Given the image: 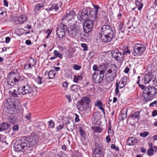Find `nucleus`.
I'll return each mask as SVG.
<instances>
[{
	"instance_id": "f257e3e1",
	"label": "nucleus",
	"mask_w": 157,
	"mask_h": 157,
	"mask_svg": "<svg viewBox=\"0 0 157 157\" xmlns=\"http://www.w3.org/2000/svg\"><path fill=\"white\" fill-rule=\"evenodd\" d=\"M38 140L36 135H32L29 137H23L17 140L14 144V150L20 151H24L34 146Z\"/></svg>"
},
{
	"instance_id": "f03ea898",
	"label": "nucleus",
	"mask_w": 157,
	"mask_h": 157,
	"mask_svg": "<svg viewBox=\"0 0 157 157\" xmlns=\"http://www.w3.org/2000/svg\"><path fill=\"white\" fill-rule=\"evenodd\" d=\"M91 100L88 97H83L78 101L77 105V108L80 110L85 112L88 113L90 111V103Z\"/></svg>"
},
{
	"instance_id": "7ed1b4c3",
	"label": "nucleus",
	"mask_w": 157,
	"mask_h": 157,
	"mask_svg": "<svg viewBox=\"0 0 157 157\" xmlns=\"http://www.w3.org/2000/svg\"><path fill=\"white\" fill-rule=\"evenodd\" d=\"M5 109L10 114H16L19 112L18 106L13 99H8L4 104Z\"/></svg>"
},
{
	"instance_id": "20e7f679",
	"label": "nucleus",
	"mask_w": 157,
	"mask_h": 157,
	"mask_svg": "<svg viewBox=\"0 0 157 157\" xmlns=\"http://www.w3.org/2000/svg\"><path fill=\"white\" fill-rule=\"evenodd\" d=\"M157 93V89L154 86L147 87L143 94V98L145 101H148L153 98Z\"/></svg>"
},
{
	"instance_id": "39448f33",
	"label": "nucleus",
	"mask_w": 157,
	"mask_h": 157,
	"mask_svg": "<svg viewBox=\"0 0 157 157\" xmlns=\"http://www.w3.org/2000/svg\"><path fill=\"white\" fill-rule=\"evenodd\" d=\"M132 49V55L134 56L140 57L144 55L146 46L144 44L136 43L134 44Z\"/></svg>"
},
{
	"instance_id": "423d86ee",
	"label": "nucleus",
	"mask_w": 157,
	"mask_h": 157,
	"mask_svg": "<svg viewBox=\"0 0 157 157\" xmlns=\"http://www.w3.org/2000/svg\"><path fill=\"white\" fill-rule=\"evenodd\" d=\"M117 69L116 66L113 64H112L110 68L106 71L105 79L108 83H110L113 80L116 75Z\"/></svg>"
},
{
	"instance_id": "0eeeda50",
	"label": "nucleus",
	"mask_w": 157,
	"mask_h": 157,
	"mask_svg": "<svg viewBox=\"0 0 157 157\" xmlns=\"http://www.w3.org/2000/svg\"><path fill=\"white\" fill-rule=\"evenodd\" d=\"M67 29V26L63 24L58 26L56 31V34L58 37L62 38L65 36V31Z\"/></svg>"
},
{
	"instance_id": "6e6552de",
	"label": "nucleus",
	"mask_w": 157,
	"mask_h": 157,
	"mask_svg": "<svg viewBox=\"0 0 157 157\" xmlns=\"http://www.w3.org/2000/svg\"><path fill=\"white\" fill-rule=\"evenodd\" d=\"M111 54L113 58L115 60L119 62L122 61L123 59V54L121 52L117 49L113 50L111 52Z\"/></svg>"
},
{
	"instance_id": "1a4fd4ad",
	"label": "nucleus",
	"mask_w": 157,
	"mask_h": 157,
	"mask_svg": "<svg viewBox=\"0 0 157 157\" xmlns=\"http://www.w3.org/2000/svg\"><path fill=\"white\" fill-rule=\"evenodd\" d=\"M19 88V94L25 95L30 93L32 90V88L29 84H27L23 86L22 87H18Z\"/></svg>"
},
{
	"instance_id": "9d476101",
	"label": "nucleus",
	"mask_w": 157,
	"mask_h": 157,
	"mask_svg": "<svg viewBox=\"0 0 157 157\" xmlns=\"http://www.w3.org/2000/svg\"><path fill=\"white\" fill-rule=\"evenodd\" d=\"M68 33L73 36H78L81 34L80 28L77 26L72 25L68 30Z\"/></svg>"
},
{
	"instance_id": "9b49d317",
	"label": "nucleus",
	"mask_w": 157,
	"mask_h": 157,
	"mask_svg": "<svg viewBox=\"0 0 157 157\" xmlns=\"http://www.w3.org/2000/svg\"><path fill=\"white\" fill-rule=\"evenodd\" d=\"M115 32L110 33L109 34H106L101 35V38L103 41L105 43H108L112 40L114 38Z\"/></svg>"
},
{
	"instance_id": "f8f14e48",
	"label": "nucleus",
	"mask_w": 157,
	"mask_h": 157,
	"mask_svg": "<svg viewBox=\"0 0 157 157\" xmlns=\"http://www.w3.org/2000/svg\"><path fill=\"white\" fill-rule=\"evenodd\" d=\"M84 22L83 29L84 32L86 33L90 32L93 26V23L92 21L88 19Z\"/></svg>"
},
{
	"instance_id": "ddd939ff",
	"label": "nucleus",
	"mask_w": 157,
	"mask_h": 157,
	"mask_svg": "<svg viewBox=\"0 0 157 157\" xmlns=\"http://www.w3.org/2000/svg\"><path fill=\"white\" fill-rule=\"evenodd\" d=\"M88 17L87 11L86 9H84L82 12H79L77 16L78 20L82 22H84L88 20Z\"/></svg>"
},
{
	"instance_id": "4468645a",
	"label": "nucleus",
	"mask_w": 157,
	"mask_h": 157,
	"mask_svg": "<svg viewBox=\"0 0 157 157\" xmlns=\"http://www.w3.org/2000/svg\"><path fill=\"white\" fill-rule=\"evenodd\" d=\"M114 32H115V31L112 29L110 26L108 25H104L100 29V34L101 35L106 34H109V33Z\"/></svg>"
},
{
	"instance_id": "2eb2a0df",
	"label": "nucleus",
	"mask_w": 157,
	"mask_h": 157,
	"mask_svg": "<svg viewBox=\"0 0 157 157\" xmlns=\"http://www.w3.org/2000/svg\"><path fill=\"white\" fill-rule=\"evenodd\" d=\"M104 74L94 72L93 75V78L96 83H101L103 82Z\"/></svg>"
},
{
	"instance_id": "dca6fc26",
	"label": "nucleus",
	"mask_w": 157,
	"mask_h": 157,
	"mask_svg": "<svg viewBox=\"0 0 157 157\" xmlns=\"http://www.w3.org/2000/svg\"><path fill=\"white\" fill-rule=\"evenodd\" d=\"M36 60L34 59L31 58L29 59L27 63L24 65V68L25 70L32 69L33 67L36 64Z\"/></svg>"
},
{
	"instance_id": "f3484780",
	"label": "nucleus",
	"mask_w": 157,
	"mask_h": 157,
	"mask_svg": "<svg viewBox=\"0 0 157 157\" xmlns=\"http://www.w3.org/2000/svg\"><path fill=\"white\" fill-rule=\"evenodd\" d=\"M75 16L76 14L74 11L67 10L66 15L63 17L62 20L65 19L68 21L73 18Z\"/></svg>"
},
{
	"instance_id": "a211bd4d",
	"label": "nucleus",
	"mask_w": 157,
	"mask_h": 157,
	"mask_svg": "<svg viewBox=\"0 0 157 157\" xmlns=\"http://www.w3.org/2000/svg\"><path fill=\"white\" fill-rule=\"evenodd\" d=\"M154 77L155 76L152 73H149L144 76L143 79V82L145 84L149 83L150 82H151V80H153Z\"/></svg>"
},
{
	"instance_id": "6ab92c4d",
	"label": "nucleus",
	"mask_w": 157,
	"mask_h": 157,
	"mask_svg": "<svg viewBox=\"0 0 157 157\" xmlns=\"http://www.w3.org/2000/svg\"><path fill=\"white\" fill-rule=\"evenodd\" d=\"M21 80L14 77H10L7 79L8 84L10 86H13L20 82Z\"/></svg>"
},
{
	"instance_id": "aec40b11",
	"label": "nucleus",
	"mask_w": 157,
	"mask_h": 157,
	"mask_svg": "<svg viewBox=\"0 0 157 157\" xmlns=\"http://www.w3.org/2000/svg\"><path fill=\"white\" fill-rule=\"evenodd\" d=\"M26 20L27 17L25 15H21L18 17H16L14 18L15 22L17 25L24 23Z\"/></svg>"
},
{
	"instance_id": "412c9836",
	"label": "nucleus",
	"mask_w": 157,
	"mask_h": 157,
	"mask_svg": "<svg viewBox=\"0 0 157 157\" xmlns=\"http://www.w3.org/2000/svg\"><path fill=\"white\" fill-rule=\"evenodd\" d=\"M95 20L101 19V21H104L106 19V13L103 10H100L98 14V17H95Z\"/></svg>"
},
{
	"instance_id": "4be33fe9",
	"label": "nucleus",
	"mask_w": 157,
	"mask_h": 157,
	"mask_svg": "<svg viewBox=\"0 0 157 157\" xmlns=\"http://www.w3.org/2000/svg\"><path fill=\"white\" fill-rule=\"evenodd\" d=\"M138 143V140L133 137H129L127 141V144L129 146L134 145Z\"/></svg>"
},
{
	"instance_id": "5701e85b",
	"label": "nucleus",
	"mask_w": 157,
	"mask_h": 157,
	"mask_svg": "<svg viewBox=\"0 0 157 157\" xmlns=\"http://www.w3.org/2000/svg\"><path fill=\"white\" fill-rule=\"evenodd\" d=\"M140 112H135L131 115L130 117L131 119L137 121L140 118Z\"/></svg>"
},
{
	"instance_id": "b1692460",
	"label": "nucleus",
	"mask_w": 157,
	"mask_h": 157,
	"mask_svg": "<svg viewBox=\"0 0 157 157\" xmlns=\"http://www.w3.org/2000/svg\"><path fill=\"white\" fill-rule=\"evenodd\" d=\"M62 5V3L59 2L57 4H53L50 7V9L52 10H54L56 12H57L59 7H61Z\"/></svg>"
},
{
	"instance_id": "393cba45",
	"label": "nucleus",
	"mask_w": 157,
	"mask_h": 157,
	"mask_svg": "<svg viewBox=\"0 0 157 157\" xmlns=\"http://www.w3.org/2000/svg\"><path fill=\"white\" fill-rule=\"evenodd\" d=\"M10 124L7 123H2L0 126V132L7 130L10 128Z\"/></svg>"
},
{
	"instance_id": "a878e982",
	"label": "nucleus",
	"mask_w": 157,
	"mask_h": 157,
	"mask_svg": "<svg viewBox=\"0 0 157 157\" xmlns=\"http://www.w3.org/2000/svg\"><path fill=\"white\" fill-rule=\"evenodd\" d=\"M128 111V109L126 108L123 109L121 112V115L119 117L120 119L123 120L126 118L127 117V114Z\"/></svg>"
},
{
	"instance_id": "bb28decb",
	"label": "nucleus",
	"mask_w": 157,
	"mask_h": 157,
	"mask_svg": "<svg viewBox=\"0 0 157 157\" xmlns=\"http://www.w3.org/2000/svg\"><path fill=\"white\" fill-rule=\"evenodd\" d=\"M19 88L18 87L17 89H14L13 91H10V95L15 98L17 97V94H19Z\"/></svg>"
},
{
	"instance_id": "cd10ccee",
	"label": "nucleus",
	"mask_w": 157,
	"mask_h": 157,
	"mask_svg": "<svg viewBox=\"0 0 157 157\" xmlns=\"http://www.w3.org/2000/svg\"><path fill=\"white\" fill-rule=\"evenodd\" d=\"M135 4L136 6H138V10H140L143 6L142 0H136Z\"/></svg>"
},
{
	"instance_id": "c85d7f7f",
	"label": "nucleus",
	"mask_w": 157,
	"mask_h": 157,
	"mask_svg": "<svg viewBox=\"0 0 157 157\" xmlns=\"http://www.w3.org/2000/svg\"><path fill=\"white\" fill-rule=\"evenodd\" d=\"M44 7L43 3H38L35 5L34 9V11L35 12H37Z\"/></svg>"
},
{
	"instance_id": "c756f323",
	"label": "nucleus",
	"mask_w": 157,
	"mask_h": 157,
	"mask_svg": "<svg viewBox=\"0 0 157 157\" xmlns=\"http://www.w3.org/2000/svg\"><path fill=\"white\" fill-rule=\"evenodd\" d=\"M82 76L81 75H74L73 77V81L75 83H78V82L82 80Z\"/></svg>"
},
{
	"instance_id": "7c9ffc66",
	"label": "nucleus",
	"mask_w": 157,
	"mask_h": 157,
	"mask_svg": "<svg viewBox=\"0 0 157 157\" xmlns=\"http://www.w3.org/2000/svg\"><path fill=\"white\" fill-rule=\"evenodd\" d=\"M79 131L81 136L83 138H85L86 136V132L84 130L83 127H80L79 128Z\"/></svg>"
},
{
	"instance_id": "2f4dec72",
	"label": "nucleus",
	"mask_w": 157,
	"mask_h": 157,
	"mask_svg": "<svg viewBox=\"0 0 157 157\" xmlns=\"http://www.w3.org/2000/svg\"><path fill=\"white\" fill-rule=\"evenodd\" d=\"M56 73L54 70H51L48 72V76L49 79H52L55 78Z\"/></svg>"
},
{
	"instance_id": "473e14b6",
	"label": "nucleus",
	"mask_w": 157,
	"mask_h": 157,
	"mask_svg": "<svg viewBox=\"0 0 157 157\" xmlns=\"http://www.w3.org/2000/svg\"><path fill=\"white\" fill-rule=\"evenodd\" d=\"M91 130L94 133L95 132H101V130L99 127L94 126L92 127Z\"/></svg>"
},
{
	"instance_id": "72a5a7b5",
	"label": "nucleus",
	"mask_w": 157,
	"mask_h": 157,
	"mask_svg": "<svg viewBox=\"0 0 157 157\" xmlns=\"http://www.w3.org/2000/svg\"><path fill=\"white\" fill-rule=\"evenodd\" d=\"M93 6L94 9L95 17H98V14L99 12H98V11L100 8L97 5H93Z\"/></svg>"
},
{
	"instance_id": "f704fd0d",
	"label": "nucleus",
	"mask_w": 157,
	"mask_h": 157,
	"mask_svg": "<svg viewBox=\"0 0 157 157\" xmlns=\"http://www.w3.org/2000/svg\"><path fill=\"white\" fill-rule=\"evenodd\" d=\"M105 66L104 65H100L98 67V70L99 73L104 74L105 71Z\"/></svg>"
},
{
	"instance_id": "c9c22d12",
	"label": "nucleus",
	"mask_w": 157,
	"mask_h": 157,
	"mask_svg": "<svg viewBox=\"0 0 157 157\" xmlns=\"http://www.w3.org/2000/svg\"><path fill=\"white\" fill-rule=\"evenodd\" d=\"M119 82L125 86L128 82V78L126 76L123 77L121 78Z\"/></svg>"
},
{
	"instance_id": "e433bc0d",
	"label": "nucleus",
	"mask_w": 157,
	"mask_h": 157,
	"mask_svg": "<svg viewBox=\"0 0 157 157\" xmlns=\"http://www.w3.org/2000/svg\"><path fill=\"white\" fill-rule=\"evenodd\" d=\"M53 53L54 56L56 57V58L58 57L60 59H62L63 57V55L62 54L59 52L57 50H55L53 51Z\"/></svg>"
},
{
	"instance_id": "4c0bfd02",
	"label": "nucleus",
	"mask_w": 157,
	"mask_h": 157,
	"mask_svg": "<svg viewBox=\"0 0 157 157\" xmlns=\"http://www.w3.org/2000/svg\"><path fill=\"white\" fill-rule=\"evenodd\" d=\"M42 78L40 76H38L35 79V82L39 85L42 84L43 82Z\"/></svg>"
},
{
	"instance_id": "58836bf2",
	"label": "nucleus",
	"mask_w": 157,
	"mask_h": 157,
	"mask_svg": "<svg viewBox=\"0 0 157 157\" xmlns=\"http://www.w3.org/2000/svg\"><path fill=\"white\" fill-rule=\"evenodd\" d=\"M79 89V86L77 85H73L71 86V90L74 92H76Z\"/></svg>"
},
{
	"instance_id": "ea45409f",
	"label": "nucleus",
	"mask_w": 157,
	"mask_h": 157,
	"mask_svg": "<svg viewBox=\"0 0 157 157\" xmlns=\"http://www.w3.org/2000/svg\"><path fill=\"white\" fill-rule=\"evenodd\" d=\"M48 127L49 128H52L54 127L55 124L54 122L51 120L48 121Z\"/></svg>"
},
{
	"instance_id": "a19ab883",
	"label": "nucleus",
	"mask_w": 157,
	"mask_h": 157,
	"mask_svg": "<svg viewBox=\"0 0 157 157\" xmlns=\"http://www.w3.org/2000/svg\"><path fill=\"white\" fill-rule=\"evenodd\" d=\"M123 54V55L124 56L125 55L127 54H130V51L128 48L127 47L125 48L123 51V52H122Z\"/></svg>"
},
{
	"instance_id": "79ce46f5",
	"label": "nucleus",
	"mask_w": 157,
	"mask_h": 157,
	"mask_svg": "<svg viewBox=\"0 0 157 157\" xmlns=\"http://www.w3.org/2000/svg\"><path fill=\"white\" fill-rule=\"evenodd\" d=\"M64 127V124H61L57 126L56 128V132H59L60 130L62 129Z\"/></svg>"
},
{
	"instance_id": "37998d69",
	"label": "nucleus",
	"mask_w": 157,
	"mask_h": 157,
	"mask_svg": "<svg viewBox=\"0 0 157 157\" xmlns=\"http://www.w3.org/2000/svg\"><path fill=\"white\" fill-rule=\"evenodd\" d=\"M117 25L120 30H121L123 27V23L121 21H119L117 23Z\"/></svg>"
},
{
	"instance_id": "c03bdc74",
	"label": "nucleus",
	"mask_w": 157,
	"mask_h": 157,
	"mask_svg": "<svg viewBox=\"0 0 157 157\" xmlns=\"http://www.w3.org/2000/svg\"><path fill=\"white\" fill-rule=\"evenodd\" d=\"M151 84L157 86V76H155L151 82Z\"/></svg>"
},
{
	"instance_id": "a18cd8bd",
	"label": "nucleus",
	"mask_w": 157,
	"mask_h": 157,
	"mask_svg": "<svg viewBox=\"0 0 157 157\" xmlns=\"http://www.w3.org/2000/svg\"><path fill=\"white\" fill-rule=\"evenodd\" d=\"M149 134V132H148L144 131L143 132H141L140 134V136L145 137H146Z\"/></svg>"
},
{
	"instance_id": "49530a36",
	"label": "nucleus",
	"mask_w": 157,
	"mask_h": 157,
	"mask_svg": "<svg viewBox=\"0 0 157 157\" xmlns=\"http://www.w3.org/2000/svg\"><path fill=\"white\" fill-rule=\"evenodd\" d=\"M154 150L152 148H150L147 151V153L149 155H152L154 154Z\"/></svg>"
},
{
	"instance_id": "de8ad7c7",
	"label": "nucleus",
	"mask_w": 157,
	"mask_h": 157,
	"mask_svg": "<svg viewBox=\"0 0 157 157\" xmlns=\"http://www.w3.org/2000/svg\"><path fill=\"white\" fill-rule=\"evenodd\" d=\"M108 133L109 134V135L111 136H112L114 134V132L113 130L111 129L110 127H109L108 130Z\"/></svg>"
},
{
	"instance_id": "09e8293b",
	"label": "nucleus",
	"mask_w": 157,
	"mask_h": 157,
	"mask_svg": "<svg viewBox=\"0 0 157 157\" xmlns=\"http://www.w3.org/2000/svg\"><path fill=\"white\" fill-rule=\"evenodd\" d=\"M81 67L77 64H74L73 66V68L76 70H79L81 69Z\"/></svg>"
},
{
	"instance_id": "8fccbe9b",
	"label": "nucleus",
	"mask_w": 157,
	"mask_h": 157,
	"mask_svg": "<svg viewBox=\"0 0 157 157\" xmlns=\"http://www.w3.org/2000/svg\"><path fill=\"white\" fill-rule=\"evenodd\" d=\"M25 117L28 120L30 121L31 119V114L28 113L25 116Z\"/></svg>"
},
{
	"instance_id": "3c124183",
	"label": "nucleus",
	"mask_w": 157,
	"mask_h": 157,
	"mask_svg": "<svg viewBox=\"0 0 157 157\" xmlns=\"http://www.w3.org/2000/svg\"><path fill=\"white\" fill-rule=\"evenodd\" d=\"M93 153L95 154H101V151L100 149L98 148H95Z\"/></svg>"
},
{
	"instance_id": "603ef678",
	"label": "nucleus",
	"mask_w": 157,
	"mask_h": 157,
	"mask_svg": "<svg viewBox=\"0 0 157 157\" xmlns=\"http://www.w3.org/2000/svg\"><path fill=\"white\" fill-rule=\"evenodd\" d=\"M111 147L112 149H113L116 151H117L119 150L118 147H116L115 144H111Z\"/></svg>"
},
{
	"instance_id": "864d4df0",
	"label": "nucleus",
	"mask_w": 157,
	"mask_h": 157,
	"mask_svg": "<svg viewBox=\"0 0 157 157\" xmlns=\"http://www.w3.org/2000/svg\"><path fill=\"white\" fill-rule=\"evenodd\" d=\"M52 32V30L50 29H48L46 30V33L47 34V35L46 37V39H48L49 37V36L51 34Z\"/></svg>"
},
{
	"instance_id": "5fc2aeb1",
	"label": "nucleus",
	"mask_w": 157,
	"mask_h": 157,
	"mask_svg": "<svg viewBox=\"0 0 157 157\" xmlns=\"http://www.w3.org/2000/svg\"><path fill=\"white\" fill-rule=\"evenodd\" d=\"M118 85V87H119L120 89H121L124 87L125 86L123 85V84L121 83L120 82H116V85Z\"/></svg>"
},
{
	"instance_id": "6e6d98bb",
	"label": "nucleus",
	"mask_w": 157,
	"mask_h": 157,
	"mask_svg": "<svg viewBox=\"0 0 157 157\" xmlns=\"http://www.w3.org/2000/svg\"><path fill=\"white\" fill-rule=\"evenodd\" d=\"M95 106L99 107L102 106V103L101 101H97V102L95 103Z\"/></svg>"
},
{
	"instance_id": "4d7b16f0",
	"label": "nucleus",
	"mask_w": 157,
	"mask_h": 157,
	"mask_svg": "<svg viewBox=\"0 0 157 157\" xmlns=\"http://www.w3.org/2000/svg\"><path fill=\"white\" fill-rule=\"evenodd\" d=\"M119 87H118V85H116V88L115 89V95L116 96L118 95L119 92Z\"/></svg>"
},
{
	"instance_id": "13d9d810",
	"label": "nucleus",
	"mask_w": 157,
	"mask_h": 157,
	"mask_svg": "<svg viewBox=\"0 0 157 157\" xmlns=\"http://www.w3.org/2000/svg\"><path fill=\"white\" fill-rule=\"evenodd\" d=\"M81 46L83 48V50L84 51H86L87 50V45L84 43H82L81 44Z\"/></svg>"
},
{
	"instance_id": "bf43d9fd",
	"label": "nucleus",
	"mask_w": 157,
	"mask_h": 157,
	"mask_svg": "<svg viewBox=\"0 0 157 157\" xmlns=\"http://www.w3.org/2000/svg\"><path fill=\"white\" fill-rule=\"evenodd\" d=\"M19 129V125L18 124L15 125L13 128V130L14 131H17Z\"/></svg>"
},
{
	"instance_id": "052dcab7",
	"label": "nucleus",
	"mask_w": 157,
	"mask_h": 157,
	"mask_svg": "<svg viewBox=\"0 0 157 157\" xmlns=\"http://www.w3.org/2000/svg\"><path fill=\"white\" fill-rule=\"evenodd\" d=\"M98 67L97 65L95 64L93 66V69L94 71H98Z\"/></svg>"
},
{
	"instance_id": "680f3d73",
	"label": "nucleus",
	"mask_w": 157,
	"mask_h": 157,
	"mask_svg": "<svg viewBox=\"0 0 157 157\" xmlns=\"http://www.w3.org/2000/svg\"><path fill=\"white\" fill-rule=\"evenodd\" d=\"M75 121L76 122H78L79 121V116L78 115L76 114H75Z\"/></svg>"
},
{
	"instance_id": "e2e57ef3",
	"label": "nucleus",
	"mask_w": 157,
	"mask_h": 157,
	"mask_svg": "<svg viewBox=\"0 0 157 157\" xmlns=\"http://www.w3.org/2000/svg\"><path fill=\"white\" fill-rule=\"evenodd\" d=\"M110 136H107L106 137V141L108 143H109L111 141V139L110 137Z\"/></svg>"
},
{
	"instance_id": "0e129e2a",
	"label": "nucleus",
	"mask_w": 157,
	"mask_h": 157,
	"mask_svg": "<svg viewBox=\"0 0 157 157\" xmlns=\"http://www.w3.org/2000/svg\"><path fill=\"white\" fill-rule=\"evenodd\" d=\"M157 101H155L154 102L151 103L149 105V106L151 107H153L154 106V105H156L157 104Z\"/></svg>"
},
{
	"instance_id": "69168bd1",
	"label": "nucleus",
	"mask_w": 157,
	"mask_h": 157,
	"mask_svg": "<svg viewBox=\"0 0 157 157\" xmlns=\"http://www.w3.org/2000/svg\"><path fill=\"white\" fill-rule=\"evenodd\" d=\"M10 38L9 37H7L5 38V42L6 43H8L10 42Z\"/></svg>"
},
{
	"instance_id": "338daca9",
	"label": "nucleus",
	"mask_w": 157,
	"mask_h": 157,
	"mask_svg": "<svg viewBox=\"0 0 157 157\" xmlns=\"http://www.w3.org/2000/svg\"><path fill=\"white\" fill-rule=\"evenodd\" d=\"M93 157H101V154H95L93 153Z\"/></svg>"
},
{
	"instance_id": "774afa93",
	"label": "nucleus",
	"mask_w": 157,
	"mask_h": 157,
	"mask_svg": "<svg viewBox=\"0 0 157 157\" xmlns=\"http://www.w3.org/2000/svg\"><path fill=\"white\" fill-rule=\"evenodd\" d=\"M152 116L153 117H155L157 115V110H154L152 112Z\"/></svg>"
}]
</instances>
